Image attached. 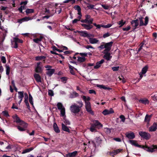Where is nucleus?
Segmentation results:
<instances>
[{
    "mask_svg": "<svg viewBox=\"0 0 157 157\" xmlns=\"http://www.w3.org/2000/svg\"><path fill=\"white\" fill-rule=\"evenodd\" d=\"M119 117L121 119V121L123 122H125V117L124 115H121Z\"/></svg>",
    "mask_w": 157,
    "mask_h": 157,
    "instance_id": "obj_58",
    "label": "nucleus"
},
{
    "mask_svg": "<svg viewBox=\"0 0 157 157\" xmlns=\"http://www.w3.org/2000/svg\"><path fill=\"white\" fill-rule=\"evenodd\" d=\"M34 77L37 82H41V78L39 75L37 74H34Z\"/></svg>",
    "mask_w": 157,
    "mask_h": 157,
    "instance_id": "obj_17",
    "label": "nucleus"
},
{
    "mask_svg": "<svg viewBox=\"0 0 157 157\" xmlns=\"http://www.w3.org/2000/svg\"><path fill=\"white\" fill-rule=\"evenodd\" d=\"M13 43L16 42L17 43H22L23 42V41L22 40L19 39L18 38L14 37L13 38Z\"/></svg>",
    "mask_w": 157,
    "mask_h": 157,
    "instance_id": "obj_28",
    "label": "nucleus"
},
{
    "mask_svg": "<svg viewBox=\"0 0 157 157\" xmlns=\"http://www.w3.org/2000/svg\"><path fill=\"white\" fill-rule=\"evenodd\" d=\"M144 18L141 16H140V17L138 18V21H140V26H142L144 25V23L143 21V19Z\"/></svg>",
    "mask_w": 157,
    "mask_h": 157,
    "instance_id": "obj_33",
    "label": "nucleus"
},
{
    "mask_svg": "<svg viewBox=\"0 0 157 157\" xmlns=\"http://www.w3.org/2000/svg\"><path fill=\"white\" fill-rule=\"evenodd\" d=\"M148 68V67L147 65H146L144 67H143L142 69L141 72L140 73H141L142 74H144L146 73L147 71V70Z\"/></svg>",
    "mask_w": 157,
    "mask_h": 157,
    "instance_id": "obj_27",
    "label": "nucleus"
},
{
    "mask_svg": "<svg viewBox=\"0 0 157 157\" xmlns=\"http://www.w3.org/2000/svg\"><path fill=\"white\" fill-rule=\"evenodd\" d=\"M97 86L101 89H103L104 90H109L112 89V88L109 87H106L105 86L103 85H98Z\"/></svg>",
    "mask_w": 157,
    "mask_h": 157,
    "instance_id": "obj_22",
    "label": "nucleus"
},
{
    "mask_svg": "<svg viewBox=\"0 0 157 157\" xmlns=\"http://www.w3.org/2000/svg\"><path fill=\"white\" fill-rule=\"evenodd\" d=\"M33 148L32 147H30L29 148H28L25 149L22 152V154H25L26 153L29 152L30 151H31L33 150Z\"/></svg>",
    "mask_w": 157,
    "mask_h": 157,
    "instance_id": "obj_32",
    "label": "nucleus"
},
{
    "mask_svg": "<svg viewBox=\"0 0 157 157\" xmlns=\"http://www.w3.org/2000/svg\"><path fill=\"white\" fill-rule=\"evenodd\" d=\"M110 35V34L108 32L104 34L103 36V37L104 38H105L106 37L109 36Z\"/></svg>",
    "mask_w": 157,
    "mask_h": 157,
    "instance_id": "obj_61",
    "label": "nucleus"
},
{
    "mask_svg": "<svg viewBox=\"0 0 157 157\" xmlns=\"http://www.w3.org/2000/svg\"><path fill=\"white\" fill-rule=\"evenodd\" d=\"M89 40L90 43L91 44L97 43L98 41V40L95 38H90Z\"/></svg>",
    "mask_w": 157,
    "mask_h": 157,
    "instance_id": "obj_23",
    "label": "nucleus"
},
{
    "mask_svg": "<svg viewBox=\"0 0 157 157\" xmlns=\"http://www.w3.org/2000/svg\"><path fill=\"white\" fill-rule=\"evenodd\" d=\"M78 152L76 151L69 153L66 155L65 157H76L78 155Z\"/></svg>",
    "mask_w": 157,
    "mask_h": 157,
    "instance_id": "obj_10",
    "label": "nucleus"
},
{
    "mask_svg": "<svg viewBox=\"0 0 157 157\" xmlns=\"http://www.w3.org/2000/svg\"><path fill=\"white\" fill-rule=\"evenodd\" d=\"M107 52V53L104 55V57L107 60H109L112 58V56H110V53L108 52Z\"/></svg>",
    "mask_w": 157,
    "mask_h": 157,
    "instance_id": "obj_25",
    "label": "nucleus"
},
{
    "mask_svg": "<svg viewBox=\"0 0 157 157\" xmlns=\"http://www.w3.org/2000/svg\"><path fill=\"white\" fill-rule=\"evenodd\" d=\"M102 113L104 115H106L109 114V110L107 109H105L102 112Z\"/></svg>",
    "mask_w": 157,
    "mask_h": 157,
    "instance_id": "obj_54",
    "label": "nucleus"
},
{
    "mask_svg": "<svg viewBox=\"0 0 157 157\" xmlns=\"http://www.w3.org/2000/svg\"><path fill=\"white\" fill-rule=\"evenodd\" d=\"M29 101L30 103L33 105V98L30 94H29Z\"/></svg>",
    "mask_w": 157,
    "mask_h": 157,
    "instance_id": "obj_45",
    "label": "nucleus"
},
{
    "mask_svg": "<svg viewBox=\"0 0 157 157\" xmlns=\"http://www.w3.org/2000/svg\"><path fill=\"white\" fill-rule=\"evenodd\" d=\"M46 57L44 56H37L35 57V60L36 61H39L43 60L44 62H45V59Z\"/></svg>",
    "mask_w": 157,
    "mask_h": 157,
    "instance_id": "obj_20",
    "label": "nucleus"
},
{
    "mask_svg": "<svg viewBox=\"0 0 157 157\" xmlns=\"http://www.w3.org/2000/svg\"><path fill=\"white\" fill-rule=\"evenodd\" d=\"M20 125L17 126V128L20 131H24L26 130L28 124L24 121H22V123L19 124Z\"/></svg>",
    "mask_w": 157,
    "mask_h": 157,
    "instance_id": "obj_5",
    "label": "nucleus"
},
{
    "mask_svg": "<svg viewBox=\"0 0 157 157\" xmlns=\"http://www.w3.org/2000/svg\"><path fill=\"white\" fill-rule=\"evenodd\" d=\"M24 95H25V96L24 102L25 103L28 102V95L26 93H25L24 94Z\"/></svg>",
    "mask_w": 157,
    "mask_h": 157,
    "instance_id": "obj_53",
    "label": "nucleus"
},
{
    "mask_svg": "<svg viewBox=\"0 0 157 157\" xmlns=\"http://www.w3.org/2000/svg\"><path fill=\"white\" fill-rule=\"evenodd\" d=\"M12 118L13 119L14 122H16L17 123H19V124L22 123V121H24L21 120L17 114L13 116Z\"/></svg>",
    "mask_w": 157,
    "mask_h": 157,
    "instance_id": "obj_7",
    "label": "nucleus"
},
{
    "mask_svg": "<svg viewBox=\"0 0 157 157\" xmlns=\"http://www.w3.org/2000/svg\"><path fill=\"white\" fill-rule=\"evenodd\" d=\"M112 24H109L106 25H103L102 26V27L104 28H109L110 27L112 26Z\"/></svg>",
    "mask_w": 157,
    "mask_h": 157,
    "instance_id": "obj_59",
    "label": "nucleus"
},
{
    "mask_svg": "<svg viewBox=\"0 0 157 157\" xmlns=\"http://www.w3.org/2000/svg\"><path fill=\"white\" fill-rule=\"evenodd\" d=\"M126 23V21H124V20H121L118 22V24L120 25L119 28L122 27Z\"/></svg>",
    "mask_w": 157,
    "mask_h": 157,
    "instance_id": "obj_34",
    "label": "nucleus"
},
{
    "mask_svg": "<svg viewBox=\"0 0 157 157\" xmlns=\"http://www.w3.org/2000/svg\"><path fill=\"white\" fill-rule=\"evenodd\" d=\"M81 25L84 29L88 30L90 29L93 27V26L90 24H82Z\"/></svg>",
    "mask_w": 157,
    "mask_h": 157,
    "instance_id": "obj_14",
    "label": "nucleus"
},
{
    "mask_svg": "<svg viewBox=\"0 0 157 157\" xmlns=\"http://www.w3.org/2000/svg\"><path fill=\"white\" fill-rule=\"evenodd\" d=\"M6 74L7 75L9 76L10 72V68L9 66L6 65Z\"/></svg>",
    "mask_w": 157,
    "mask_h": 157,
    "instance_id": "obj_41",
    "label": "nucleus"
},
{
    "mask_svg": "<svg viewBox=\"0 0 157 157\" xmlns=\"http://www.w3.org/2000/svg\"><path fill=\"white\" fill-rule=\"evenodd\" d=\"M122 151V149H118L115 150H113L112 151L110 152V154L111 155H116L119 152Z\"/></svg>",
    "mask_w": 157,
    "mask_h": 157,
    "instance_id": "obj_18",
    "label": "nucleus"
},
{
    "mask_svg": "<svg viewBox=\"0 0 157 157\" xmlns=\"http://www.w3.org/2000/svg\"><path fill=\"white\" fill-rule=\"evenodd\" d=\"M22 20H23V21H27L29 20H31L32 19L31 17H25L21 18Z\"/></svg>",
    "mask_w": 157,
    "mask_h": 157,
    "instance_id": "obj_50",
    "label": "nucleus"
},
{
    "mask_svg": "<svg viewBox=\"0 0 157 157\" xmlns=\"http://www.w3.org/2000/svg\"><path fill=\"white\" fill-rule=\"evenodd\" d=\"M102 43L105 44L104 47H105V51L109 52L110 51L111 49V47L113 45V42L112 41H111L107 43L102 42Z\"/></svg>",
    "mask_w": 157,
    "mask_h": 157,
    "instance_id": "obj_6",
    "label": "nucleus"
},
{
    "mask_svg": "<svg viewBox=\"0 0 157 157\" xmlns=\"http://www.w3.org/2000/svg\"><path fill=\"white\" fill-rule=\"evenodd\" d=\"M47 71L46 72V74L49 77H51L55 71L54 69L48 68L46 69Z\"/></svg>",
    "mask_w": 157,
    "mask_h": 157,
    "instance_id": "obj_12",
    "label": "nucleus"
},
{
    "mask_svg": "<svg viewBox=\"0 0 157 157\" xmlns=\"http://www.w3.org/2000/svg\"><path fill=\"white\" fill-rule=\"evenodd\" d=\"M61 126L62 129L63 131L67 132L68 133L70 132V130L69 128L64 124L62 123Z\"/></svg>",
    "mask_w": 157,
    "mask_h": 157,
    "instance_id": "obj_19",
    "label": "nucleus"
},
{
    "mask_svg": "<svg viewBox=\"0 0 157 157\" xmlns=\"http://www.w3.org/2000/svg\"><path fill=\"white\" fill-rule=\"evenodd\" d=\"M157 150V145H152L149 147V150L148 152H153L156 151Z\"/></svg>",
    "mask_w": 157,
    "mask_h": 157,
    "instance_id": "obj_15",
    "label": "nucleus"
},
{
    "mask_svg": "<svg viewBox=\"0 0 157 157\" xmlns=\"http://www.w3.org/2000/svg\"><path fill=\"white\" fill-rule=\"evenodd\" d=\"M64 122L66 125H69L70 124V121L65 118V117L64 118Z\"/></svg>",
    "mask_w": 157,
    "mask_h": 157,
    "instance_id": "obj_56",
    "label": "nucleus"
},
{
    "mask_svg": "<svg viewBox=\"0 0 157 157\" xmlns=\"http://www.w3.org/2000/svg\"><path fill=\"white\" fill-rule=\"evenodd\" d=\"M151 117V115H149L146 114L144 119V121L145 122H149L150 120V118Z\"/></svg>",
    "mask_w": 157,
    "mask_h": 157,
    "instance_id": "obj_39",
    "label": "nucleus"
},
{
    "mask_svg": "<svg viewBox=\"0 0 157 157\" xmlns=\"http://www.w3.org/2000/svg\"><path fill=\"white\" fill-rule=\"evenodd\" d=\"M93 123L91 124L90 128V130L91 132L96 131V127L99 128L103 127L102 125L98 120H95L93 121Z\"/></svg>",
    "mask_w": 157,
    "mask_h": 157,
    "instance_id": "obj_1",
    "label": "nucleus"
},
{
    "mask_svg": "<svg viewBox=\"0 0 157 157\" xmlns=\"http://www.w3.org/2000/svg\"><path fill=\"white\" fill-rule=\"evenodd\" d=\"M79 95L78 94L75 92H74L71 94V98H74L76 97H78Z\"/></svg>",
    "mask_w": 157,
    "mask_h": 157,
    "instance_id": "obj_44",
    "label": "nucleus"
},
{
    "mask_svg": "<svg viewBox=\"0 0 157 157\" xmlns=\"http://www.w3.org/2000/svg\"><path fill=\"white\" fill-rule=\"evenodd\" d=\"M157 129V124L156 123H154L149 128V132H155Z\"/></svg>",
    "mask_w": 157,
    "mask_h": 157,
    "instance_id": "obj_9",
    "label": "nucleus"
},
{
    "mask_svg": "<svg viewBox=\"0 0 157 157\" xmlns=\"http://www.w3.org/2000/svg\"><path fill=\"white\" fill-rule=\"evenodd\" d=\"M67 79V77H62L61 78V81L64 83H66Z\"/></svg>",
    "mask_w": 157,
    "mask_h": 157,
    "instance_id": "obj_52",
    "label": "nucleus"
},
{
    "mask_svg": "<svg viewBox=\"0 0 157 157\" xmlns=\"http://www.w3.org/2000/svg\"><path fill=\"white\" fill-rule=\"evenodd\" d=\"M85 104V107L86 111H87L91 109L90 103V102H86Z\"/></svg>",
    "mask_w": 157,
    "mask_h": 157,
    "instance_id": "obj_30",
    "label": "nucleus"
},
{
    "mask_svg": "<svg viewBox=\"0 0 157 157\" xmlns=\"http://www.w3.org/2000/svg\"><path fill=\"white\" fill-rule=\"evenodd\" d=\"M2 113L4 116H6V117H8L10 116L8 112L6 111H3L2 112Z\"/></svg>",
    "mask_w": 157,
    "mask_h": 157,
    "instance_id": "obj_51",
    "label": "nucleus"
},
{
    "mask_svg": "<svg viewBox=\"0 0 157 157\" xmlns=\"http://www.w3.org/2000/svg\"><path fill=\"white\" fill-rule=\"evenodd\" d=\"M84 22L85 23L91 24H93V19H89V20H88L86 18L84 20Z\"/></svg>",
    "mask_w": 157,
    "mask_h": 157,
    "instance_id": "obj_38",
    "label": "nucleus"
},
{
    "mask_svg": "<svg viewBox=\"0 0 157 157\" xmlns=\"http://www.w3.org/2000/svg\"><path fill=\"white\" fill-rule=\"evenodd\" d=\"M76 10L78 11V14L80 15L81 14V9L80 6L78 5H75L73 7Z\"/></svg>",
    "mask_w": 157,
    "mask_h": 157,
    "instance_id": "obj_24",
    "label": "nucleus"
},
{
    "mask_svg": "<svg viewBox=\"0 0 157 157\" xmlns=\"http://www.w3.org/2000/svg\"><path fill=\"white\" fill-rule=\"evenodd\" d=\"M48 94L49 95L51 96H53L54 95L53 92L52 90H49L48 91Z\"/></svg>",
    "mask_w": 157,
    "mask_h": 157,
    "instance_id": "obj_62",
    "label": "nucleus"
},
{
    "mask_svg": "<svg viewBox=\"0 0 157 157\" xmlns=\"http://www.w3.org/2000/svg\"><path fill=\"white\" fill-rule=\"evenodd\" d=\"M82 98L83 100L85 101V103L86 102H89V101L90 100V98L89 97H86L85 96H83Z\"/></svg>",
    "mask_w": 157,
    "mask_h": 157,
    "instance_id": "obj_36",
    "label": "nucleus"
},
{
    "mask_svg": "<svg viewBox=\"0 0 157 157\" xmlns=\"http://www.w3.org/2000/svg\"><path fill=\"white\" fill-rule=\"evenodd\" d=\"M125 135L126 137L129 139H132L135 137L134 133L132 132H127L125 134Z\"/></svg>",
    "mask_w": 157,
    "mask_h": 157,
    "instance_id": "obj_13",
    "label": "nucleus"
},
{
    "mask_svg": "<svg viewBox=\"0 0 157 157\" xmlns=\"http://www.w3.org/2000/svg\"><path fill=\"white\" fill-rule=\"evenodd\" d=\"M139 134L141 138L144 140H148L151 137V135L148 133L145 132L140 131Z\"/></svg>",
    "mask_w": 157,
    "mask_h": 157,
    "instance_id": "obj_4",
    "label": "nucleus"
},
{
    "mask_svg": "<svg viewBox=\"0 0 157 157\" xmlns=\"http://www.w3.org/2000/svg\"><path fill=\"white\" fill-rule=\"evenodd\" d=\"M60 110V114L61 116L62 117H66V116L65 115V108H63V109H61Z\"/></svg>",
    "mask_w": 157,
    "mask_h": 157,
    "instance_id": "obj_40",
    "label": "nucleus"
},
{
    "mask_svg": "<svg viewBox=\"0 0 157 157\" xmlns=\"http://www.w3.org/2000/svg\"><path fill=\"white\" fill-rule=\"evenodd\" d=\"M1 59L3 63H6V59L5 56H2L1 58Z\"/></svg>",
    "mask_w": 157,
    "mask_h": 157,
    "instance_id": "obj_60",
    "label": "nucleus"
},
{
    "mask_svg": "<svg viewBox=\"0 0 157 157\" xmlns=\"http://www.w3.org/2000/svg\"><path fill=\"white\" fill-rule=\"evenodd\" d=\"M131 24L133 27H134V28L132 30V31H134V30L137 28L139 25L138 19H137L136 20L132 21L131 22Z\"/></svg>",
    "mask_w": 157,
    "mask_h": 157,
    "instance_id": "obj_8",
    "label": "nucleus"
},
{
    "mask_svg": "<svg viewBox=\"0 0 157 157\" xmlns=\"http://www.w3.org/2000/svg\"><path fill=\"white\" fill-rule=\"evenodd\" d=\"M34 10L33 9L28 8L26 10L25 12L27 14H28L29 13H33L34 12Z\"/></svg>",
    "mask_w": 157,
    "mask_h": 157,
    "instance_id": "obj_35",
    "label": "nucleus"
},
{
    "mask_svg": "<svg viewBox=\"0 0 157 157\" xmlns=\"http://www.w3.org/2000/svg\"><path fill=\"white\" fill-rule=\"evenodd\" d=\"M96 141L97 143H100L101 141V140L99 137H96Z\"/></svg>",
    "mask_w": 157,
    "mask_h": 157,
    "instance_id": "obj_63",
    "label": "nucleus"
},
{
    "mask_svg": "<svg viewBox=\"0 0 157 157\" xmlns=\"http://www.w3.org/2000/svg\"><path fill=\"white\" fill-rule=\"evenodd\" d=\"M105 60L104 59H102L100 61L97 62L96 63V65L94 67L95 69L99 68L101 65V64L104 62Z\"/></svg>",
    "mask_w": 157,
    "mask_h": 157,
    "instance_id": "obj_11",
    "label": "nucleus"
},
{
    "mask_svg": "<svg viewBox=\"0 0 157 157\" xmlns=\"http://www.w3.org/2000/svg\"><path fill=\"white\" fill-rule=\"evenodd\" d=\"M131 28L130 26H128V27L126 28H122V30L123 31H128Z\"/></svg>",
    "mask_w": 157,
    "mask_h": 157,
    "instance_id": "obj_57",
    "label": "nucleus"
},
{
    "mask_svg": "<svg viewBox=\"0 0 157 157\" xmlns=\"http://www.w3.org/2000/svg\"><path fill=\"white\" fill-rule=\"evenodd\" d=\"M129 141L132 145H133L136 147L143 148L144 150L148 152V150H149V147L147 145L144 146L139 145L137 143V141L136 140H129Z\"/></svg>",
    "mask_w": 157,
    "mask_h": 157,
    "instance_id": "obj_2",
    "label": "nucleus"
},
{
    "mask_svg": "<svg viewBox=\"0 0 157 157\" xmlns=\"http://www.w3.org/2000/svg\"><path fill=\"white\" fill-rule=\"evenodd\" d=\"M57 106L58 109L60 110L63 109V108H64V107H63L62 103L60 102L58 103L57 105Z\"/></svg>",
    "mask_w": 157,
    "mask_h": 157,
    "instance_id": "obj_37",
    "label": "nucleus"
},
{
    "mask_svg": "<svg viewBox=\"0 0 157 157\" xmlns=\"http://www.w3.org/2000/svg\"><path fill=\"white\" fill-rule=\"evenodd\" d=\"M28 2V1H27L23 2H21L20 3V5H23L26 6Z\"/></svg>",
    "mask_w": 157,
    "mask_h": 157,
    "instance_id": "obj_64",
    "label": "nucleus"
},
{
    "mask_svg": "<svg viewBox=\"0 0 157 157\" xmlns=\"http://www.w3.org/2000/svg\"><path fill=\"white\" fill-rule=\"evenodd\" d=\"M86 5H88L87 6V7L89 9H94V5H91L89 3H87Z\"/></svg>",
    "mask_w": 157,
    "mask_h": 157,
    "instance_id": "obj_47",
    "label": "nucleus"
},
{
    "mask_svg": "<svg viewBox=\"0 0 157 157\" xmlns=\"http://www.w3.org/2000/svg\"><path fill=\"white\" fill-rule=\"evenodd\" d=\"M139 101L140 103H142L145 105H146V104H148L149 103V101L147 99H140L139 100Z\"/></svg>",
    "mask_w": 157,
    "mask_h": 157,
    "instance_id": "obj_26",
    "label": "nucleus"
},
{
    "mask_svg": "<svg viewBox=\"0 0 157 157\" xmlns=\"http://www.w3.org/2000/svg\"><path fill=\"white\" fill-rule=\"evenodd\" d=\"M18 98L20 99H22L24 97V91H18Z\"/></svg>",
    "mask_w": 157,
    "mask_h": 157,
    "instance_id": "obj_31",
    "label": "nucleus"
},
{
    "mask_svg": "<svg viewBox=\"0 0 157 157\" xmlns=\"http://www.w3.org/2000/svg\"><path fill=\"white\" fill-rule=\"evenodd\" d=\"M43 38V37L40 36V38H37L36 39H33V41L36 43H38Z\"/></svg>",
    "mask_w": 157,
    "mask_h": 157,
    "instance_id": "obj_43",
    "label": "nucleus"
},
{
    "mask_svg": "<svg viewBox=\"0 0 157 157\" xmlns=\"http://www.w3.org/2000/svg\"><path fill=\"white\" fill-rule=\"evenodd\" d=\"M102 7L105 10H108L109 9V6L108 5L106 4H101Z\"/></svg>",
    "mask_w": 157,
    "mask_h": 157,
    "instance_id": "obj_48",
    "label": "nucleus"
},
{
    "mask_svg": "<svg viewBox=\"0 0 157 157\" xmlns=\"http://www.w3.org/2000/svg\"><path fill=\"white\" fill-rule=\"evenodd\" d=\"M80 106H79L76 104H73L70 106V110L71 112L74 113H77L80 111V108L82 107L83 104L82 102L80 103Z\"/></svg>",
    "mask_w": 157,
    "mask_h": 157,
    "instance_id": "obj_3",
    "label": "nucleus"
},
{
    "mask_svg": "<svg viewBox=\"0 0 157 157\" xmlns=\"http://www.w3.org/2000/svg\"><path fill=\"white\" fill-rule=\"evenodd\" d=\"M119 68V67H113L112 68V69L114 71H118Z\"/></svg>",
    "mask_w": 157,
    "mask_h": 157,
    "instance_id": "obj_55",
    "label": "nucleus"
},
{
    "mask_svg": "<svg viewBox=\"0 0 157 157\" xmlns=\"http://www.w3.org/2000/svg\"><path fill=\"white\" fill-rule=\"evenodd\" d=\"M53 128L54 131L56 133H59L60 132V130L56 123H54Z\"/></svg>",
    "mask_w": 157,
    "mask_h": 157,
    "instance_id": "obj_21",
    "label": "nucleus"
},
{
    "mask_svg": "<svg viewBox=\"0 0 157 157\" xmlns=\"http://www.w3.org/2000/svg\"><path fill=\"white\" fill-rule=\"evenodd\" d=\"M86 58L84 57H78V61L79 63H82L86 61Z\"/></svg>",
    "mask_w": 157,
    "mask_h": 157,
    "instance_id": "obj_29",
    "label": "nucleus"
},
{
    "mask_svg": "<svg viewBox=\"0 0 157 157\" xmlns=\"http://www.w3.org/2000/svg\"><path fill=\"white\" fill-rule=\"evenodd\" d=\"M68 67H69V68L70 69V71L72 75H75V73L74 71H73V73L71 72V71H73V69L74 68V67H73L71 66L69 64H68Z\"/></svg>",
    "mask_w": 157,
    "mask_h": 157,
    "instance_id": "obj_46",
    "label": "nucleus"
},
{
    "mask_svg": "<svg viewBox=\"0 0 157 157\" xmlns=\"http://www.w3.org/2000/svg\"><path fill=\"white\" fill-rule=\"evenodd\" d=\"M149 21V18L147 16H146L145 18V22L144 23V25L146 26L148 24Z\"/></svg>",
    "mask_w": 157,
    "mask_h": 157,
    "instance_id": "obj_49",
    "label": "nucleus"
},
{
    "mask_svg": "<svg viewBox=\"0 0 157 157\" xmlns=\"http://www.w3.org/2000/svg\"><path fill=\"white\" fill-rule=\"evenodd\" d=\"M77 32L79 33L80 36L84 37H87L89 36V34L85 31H77Z\"/></svg>",
    "mask_w": 157,
    "mask_h": 157,
    "instance_id": "obj_16",
    "label": "nucleus"
},
{
    "mask_svg": "<svg viewBox=\"0 0 157 157\" xmlns=\"http://www.w3.org/2000/svg\"><path fill=\"white\" fill-rule=\"evenodd\" d=\"M35 71L37 73H40L42 71V69L40 66L36 67L35 70Z\"/></svg>",
    "mask_w": 157,
    "mask_h": 157,
    "instance_id": "obj_42",
    "label": "nucleus"
}]
</instances>
